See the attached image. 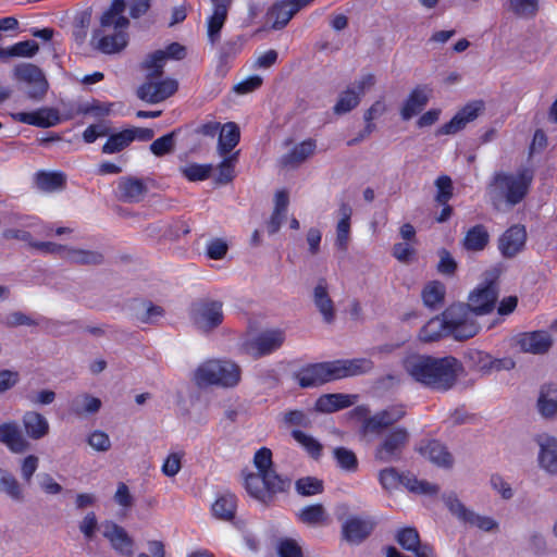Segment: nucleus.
<instances>
[{
	"instance_id": "f257e3e1",
	"label": "nucleus",
	"mask_w": 557,
	"mask_h": 557,
	"mask_svg": "<svg viewBox=\"0 0 557 557\" xmlns=\"http://www.w3.org/2000/svg\"><path fill=\"white\" fill-rule=\"evenodd\" d=\"M404 369L414 382L438 392L451 389L463 371L462 363L453 356L428 355L409 356L404 361Z\"/></svg>"
},
{
	"instance_id": "f03ea898",
	"label": "nucleus",
	"mask_w": 557,
	"mask_h": 557,
	"mask_svg": "<svg viewBox=\"0 0 557 557\" xmlns=\"http://www.w3.org/2000/svg\"><path fill=\"white\" fill-rule=\"evenodd\" d=\"M469 310L461 306H449L441 317L431 319L419 333L420 341L431 343L444 335L466 341L478 334V326L470 320Z\"/></svg>"
},
{
	"instance_id": "7ed1b4c3",
	"label": "nucleus",
	"mask_w": 557,
	"mask_h": 557,
	"mask_svg": "<svg viewBox=\"0 0 557 557\" xmlns=\"http://www.w3.org/2000/svg\"><path fill=\"white\" fill-rule=\"evenodd\" d=\"M533 176V171L528 168L516 173L496 172L486 187L493 207L500 209L503 205L513 207L520 203L529 193Z\"/></svg>"
},
{
	"instance_id": "20e7f679",
	"label": "nucleus",
	"mask_w": 557,
	"mask_h": 557,
	"mask_svg": "<svg viewBox=\"0 0 557 557\" xmlns=\"http://www.w3.org/2000/svg\"><path fill=\"white\" fill-rule=\"evenodd\" d=\"M242 370L231 360L212 359L202 362L195 371L194 380L199 387L216 385L234 387L240 381Z\"/></svg>"
},
{
	"instance_id": "39448f33",
	"label": "nucleus",
	"mask_w": 557,
	"mask_h": 557,
	"mask_svg": "<svg viewBox=\"0 0 557 557\" xmlns=\"http://www.w3.org/2000/svg\"><path fill=\"white\" fill-rule=\"evenodd\" d=\"M290 486L292 480L278 474L274 468L262 474H247L245 478L248 494L263 504L271 503L276 494L287 492Z\"/></svg>"
},
{
	"instance_id": "423d86ee",
	"label": "nucleus",
	"mask_w": 557,
	"mask_h": 557,
	"mask_svg": "<svg viewBox=\"0 0 557 557\" xmlns=\"http://www.w3.org/2000/svg\"><path fill=\"white\" fill-rule=\"evenodd\" d=\"M128 0H112L107 9V54L121 52L128 44L129 21L123 15Z\"/></svg>"
},
{
	"instance_id": "0eeeda50",
	"label": "nucleus",
	"mask_w": 557,
	"mask_h": 557,
	"mask_svg": "<svg viewBox=\"0 0 557 557\" xmlns=\"http://www.w3.org/2000/svg\"><path fill=\"white\" fill-rule=\"evenodd\" d=\"M141 69L146 72L145 82L137 89V97L148 103H159L171 97L178 88L177 81L173 78L160 79L163 72H156V67Z\"/></svg>"
},
{
	"instance_id": "6e6552de",
	"label": "nucleus",
	"mask_w": 557,
	"mask_h": 557,
	"mask_svg": "<svg viewBox=\"0 0 557 557\" xmlns=\"http://www.w3.org/2000/svg\"><path fill=\"white\" fill-rule=\"evenodd\" d=\"M193 325L201 333H210L219 327L223 320V302L214 299H199L189 309Z\"/></svg>"
},
{
	"instance_id": "1a4fd4ad",
	"label": "nucleus",
	"mask_w": 557,
	"mask_h": 557,
	"mask_svg": "<svg viewBox=\"0 0 557 557\" xmlns=\"http://www.w3.org/2000/svg\"><path fill=\"white\" fill-rule=\"evenodd\" d=\"M498 298V286L494 281L485 282L479 285L468 297V304H457L467 308L470 312L469 318L478 326V332L481 326L476 321V317L491 313L496 306Z\"/></svg>"
},
{
	"instance_id": "9d476101",
	"label": "nucleus",
	"mask_w": 557,
	"mask_h": 557,
	"mask_svg": "<svg viewBox=\"0 0 557 557\" xmlns=\"http://www.w3.org/2000/svg\"><path fill=\"white\" fill-rule=\"evenodd\" d=\"M379 481L383 488L393 490L403 484L410 492L432 495L438 492V486L425 480H418L416 476L400 475L395 468H386L380 471Z\"/></svg>"
},
{
	"instance_id": "9b49d317",
	"label": "nucleus",
	"mask_w": 557,
	"mask_h": 557,
	"mask_svg": "<svg viewBox=\"0 0 557 557\" xmlns=\"http://www.w3.org/2000/svg\"><path fill=\"white\" fill-rule=\"evenodd\" d=\"M409 432L399 426L388 432L376 447L374 456L381 462H394L401 458L403 450L409 442Z\"/></svg>"
},
{
	"instance_id": "f8f14e48",
	"label": "nucleus",
	"mask_w": 557,
	"mask_h": 557,
	"mask_svg": "<svg viewBox=\"0 0 557 557\" xmlns=\"http://www.w3.org/2000/svg\"><path fill=\"white\" fill-rule=\"evenodd\" d=\"M285 341V332L280 329L267 330L247 339L243 347L247 355L257 359L276 351Z\"/></svg>"
},
{
	"instance_id": "ddd939ff",
	"label": "nucleus",
	"mask_w": 557,
	"mask_h": 557,
	"mask_svg": "<svg viewBox=\"0 0 557 557\" xmlns=\"http://www.w3.org/2000/svg\"><path fill=\"white\" fill-rule=\"evenodd\" d=\"M444 503L449 511L465 523L476 527L485 532H491L498 528L496 520L491 517L480 516L474 511L467 509L465 505L453 494L445 496Z\"/></svg>"
},
{
	"instance_id": "4468645a",
	"label": "nucleus",
	"mask_w": 557,
	"mask_h": 557,
	"mask_svg": "<svg viewBox=\"0 0 557 557\" xmlns=\"http://www.w3.org/2000/svg\"><path fill=\"white\" fill-rule=\"evenodd\" d=\"M298 384L304 387H314L337 380L334 362H321L307 366L296 373Z\"/></svg>"
},
{
	"instance_id": "2eb2a0df",
	"label": "nucleus",
	"mask_w": 557,
	"mask_h": 557,
	"mask_svg": "<svg viewBox=\"0 0 557 557\" xmlns=\"http://www.w3.org/2000/svg\"><path fill=\"white\" fill-rule=\"evenodd\" d=\"M14 77L26 85L36 84L34 91L29 92V99L40 101L46 96L49 84L38 66L30 63L18 64L14 67Z\"/></svg>"
},
{
	"instance_id": "dca6fc26",
	"label": "nucleus",
	"mask_w": 557,
	"mask_h": 557,
	"mask_svg": "<svg viewBox=\"0 0 557 557\" xmlns=\"http://www.w3.org/2000/svg\"><path fill=\"white\" fill-rule=\"evenodd\" d=\"M405 414L406 410L403 406H391L366 419L363 422L364 432L380 434L383 430L401 420Z\"/></svg>"
},
{
	"instance_id": "f3484780",
	"label": "nucleus",
	"mask_w": 557,
	"mask_h": 557,
	"mask_svg": "<svg viewBox=\"0 0 557 557\" xmlns=\"http://www.w3.org/2000/svg\"><path fill=\"white\" fill-rule=\"evenodd\" d=\"M527 231L523 225L516 224L504 232L498 239V249L503 257L513 258L524 249Z\"/></svg>"
},
{
	"instance_id": "a211bd4d",
	"label": "nucleus",
	"mask_w": 557,
	"mask_h": 557,
	"mask_svg": "<svg viewBox=\"0 0 557 557\" xmlns=\"http://www.w3.org/2000/svg\"><path fill=\"white\" fill-rule=\"evenodd\" d=\"M482 101H473L466 104L455 116L437 129V135H454L463 129L466 125L475 120L482 111Z\"/></svg>"
},
{
	"instance_id": "6ab92c4d",
	"label": "nucleus",
	"mask_w": 557,
	"mask_h": 557,
	"mask_svg": "<svg viewBox=\"0 0 557 557\" xmlns=\"http://www.w3.org/2000/svg\"><path fill=\"white\" fill-rule=\"evenodd\" d=\"M539 466L550 475H557V438L547 434L536 437Z\"/></svg>"
},
{
	"instance_id": "aec40b11",
	"label": "nucleus",
	"mask_w": 557,
	"mask_h": 557,
	"mask_svg": "<svg viewBox=\"0 0 557 557\" xmlns=\"http://www.w3.org/2000/svg\"><path fill=\"white\" fill-rule=\"evenodd\" d=\"M517 344L523 352L543 355L552 347L553 338L546 331L525 332L518 335Z\"/></svg>"
},
{
	"instance_id": "412c9836",
	"label": "nucleus",
	"mask_w": 557,
	"mask_h": 557,
	"mask_svg": "<svg viewBox=\"0 0 557 557\" xmlns=\"http://www.w3.org/2000/svg\"><path fill=\"white\" fill-rule=\"evenodd\" d=\"M107 540L120 556L133 557L135 541L123 527L107 522Z\"/></svg>"
},
{
	"instance_id": "4be33fe9",
	"label": "nucleus",
	"mask_w": 557,
	"mask_h": 557,
	"mask_svg": "<svg viewBox=\"0 0 557 557\" xmlns=\"http://www.w3.org/2000/svg\"><path fill=\"white\" fill-rule=\"evenodd\" d=\"M432 95V88L428 85H419L409 94L400 109L404 121H409L419 114L428 104Z\"/></svg>"
},
{
	"instance_id": "5701e85b",
	"label": "nucleus",
	"mask_w": 557,
	"mask_h": 557,
	"mask_svg": "<svg viewBox=\"0 0 557 557\" xmlns=\"http://www.w3.org/2000/svg\"><path fill=\"white\" fill-rule=\"evenodd\" d=\"M0 443L12 453L21 454L29 448V443L15 421L0 424Z\"/></svg>"
},
{
	"instance_id": "b1692460",
	"label": "nucleus",
	"mask_w": 557,
	"mask_h": 557,
	"mask_svg": "<svg viewBox=\"0 0 557 557\" xmlns=\"http://www.w3.org/2000/svg\"><path fill=\"white\" fill-rule=\"evenodd\" d=\"M186 55V49L178 42H172L164 50H156L144 60L145 67H156V72H163V67L168 60H182Z\"/></svg>"
},
{
	"instance_id": "393cba45",
	"label": "nucleus",
	"mask_w": 557,
	"mask_h": 557,
	"mask_svg": "<svg viewBox=\"0 0 557 557\" xmlns=\"http://www.w3.org/2000/svg\"><path fill=\"white\" fill-rule=\"evenodd\" d=\"M374 523L357 517L349 518L342 528L343 537L350 544H360L373 531Z\"/></svg>"
},
{
	"instance_id": "a878e982",
	"label": "nucleus",
	"mask_w": 557,
	"mask_h": 557,
	"mask_svg": "<svg viewBox=\"0 0 557 557\" xmlns=\"http://www.w3.org/2000/svg\"><path fill=\"white\" fill-rule=\"evenodd\" d=\"M12 117L16 122L44 128L51 127L59 122L58 112L48 108H41L34 112L13 113Z\"/></svg>"
},
{
	"instance_id": "bb28decb",
	"label": "nucleus",
	"mask_w": 557,
	"mask_h": 557,
	"mask_svg": "<svg viewBox=\"0 0 557 557\" xmlns=\"http://www.w3.org/2000/svg\"><path fill=\"white\" fill-rule=\"evenodd\" d=\"M313 304L322 314L324 322L332 323L335 320V307L329 294V286L324 278H320L313 288Z\"/></svg>"
},
{
	"instance_id": "cd10ccee",
	"label": "nucleus",
	"mask_w": 557,
	"mask_h": 557,
	"mask_svg": "<svg viewBox=\"0 0 557 557\" xmlns=\"http://www.w3.org/2000/svg\"><path fill=\"white\" fill-rule=\"evenodd\" d=\"M78 112L84 115H92L99 119L98 123L89 125L83 133V139L87 144L94 143L97 138L104 136V124L102 123L104 116V109L99 102L97 104L84 103L78 108Z\"/></svg>"
},
{
	"instance_id": "c85d7f7f",
	"label": "nucleus",
	"mask_w": 557,
	"mask_h": 557,
	"mask_svg": "<svg viewBox=\"0 0 557 557\" xmlns=\"http://www.w3.org/2000/svg\"><path fill=\"white\" fill-rule=\"evenodd\" d=\"M147 191L144 181L136 177H122L117 183L116 195L123 201L139 202Z\"/></svg>"
},
{
	"instance_id": "c756f323",
	"label": "nucleus",
	"mask_w": 557,
	"mask_h": 557,
	"mask_svg": "<svg viewBox=\"0 0 557 557\" xmlns=\"http://www.w3.org/2000/svg\"><path fill=\"white\" fill-rule=\"evenodd\" d=\"M333 362L336 379L364 374L373 369V362L368 358L336 360Z\"/></svg>"
},
{
	"instance_id": "7c9ffc66",
	"label": "nucleus",
	"mask_w": 557,
	"mask_h": 557,
	"mask_svg": "<svg viewBox=\"0 0 557 557\" xmlns=\"http://www.w3.org/2000/svg\"><path fill=\"white\" fill-rule=\"evenodd\" d=\"M315 140L307 139L296 145L289 152L285 153L280 159V164L284 168H297L305 162L315 150Z\"/></svg>"
},
{
	"instance_id": "2f4dec72",
	"label": "nucleus",
	"mask_w": 557,
	"mask_h": 557,
	"mask_svg": "<svg viewBox=\"0 0 557 557\" xmlns=\"http://www.w3.org/2000/svg\"><path fill=\"white\" fill-rule=\"evenodd\" d=\"M22 422L27 436L32 440H40L49 433L48 420L37 411H26Z\"/></svg>"
},
{
	"instance_id": "473e14b6",
	"label": "nucleus",
	"mask_w": 557,
	"mask_h": 557,
	"mask_svg": "<svg viewBox=\"0 0 557 557\" xmlns=\"http://www.w3.org/2000/svg\"><path fill=\"white\" fill-rule=\"evenodd\" d=\"M232 0H212L213 13L208 21V37L213 44L220 36V30L227 16L228 7Z\"/></svg>"
},
{
	"instance_id": "72a5a7b5",
	"label": "nucleus",
	"mask_w": 557,
	"mask_h": 557,
	"mask_svg": "<svg viewBox=\"0 0 557 557\" xmlns=\"http://www.w3.org/2000/svg\"><path fill=\"white\" fill-rule=\"evenodd\" d=\"M102 401L87 393L78 394L69 403V411L77 417L92 414L100 410Z\"/></svg>"
},
{
	"instance_id": "f704fd0d",
	"label": "nucleus",
	"mask_w": 557,
	"mask_h": 557,
	"mask_svg": "<svg viewBox=\"0 0 557 557\" xmlns=\"http://www.w3.org/2000/svg\"><path fill=\"white\" fill-rule=\"evenodd\" d=\"M420 453L438 467H451L453 457L438 441H429L420 447Z\"/></svg>"
},
{
	"instance_id": "c9c22d12",
	"label": "nucleus",
	"mask_w": 557,
	"mask_h": 557,
	"mask_svg": "<svg viewBox=\"0 0 557 557\" xmlns=\"http://www.w3.org/2000/svg\"><path fill=\"white\" fill-rule=\"evenodd\" d=\"M537 409L542 417L553 419L557 416V387L553 384H545L541 387Z\"/></svg>"
},
{
	"instance_id": "e433bc0d",
	"label": "nucleus",
	"mask_w": 557,
	"mask_h": 557,
	"mask_svg": "<svg viewBox=\"0 0 557 557\" xmlns=\"http://www.w3.org/2000/svg\"><path fill=\"white\" fill-rule=\"evenodd\" d=\"M356 396L346 394H326L315 401V410L320 412H334L354 405Z\"/></svg>"
},
{
	"instance_id": "4c0bfd02",
	"label": "nucleus",
	"mask_w": 557,
	"mask_h": 557,
	"mask_svg": "<svg viewBox=\"0 0 557 557\" xmlns=\"http://www.w3.org/2000/svg\"><path fill=\"white\" fill-rule=\"evenodd\" d=\"M490 243V234L483 224H476L470 227L463 239L462 246L468 251H482Z\"/></svg>"
},
{
	"instance_id": "58836bf2",
	"label": "nucleus",
	"mask_w": 557,
	"mask_h": 557,
	"mask_svg": "<svg viewBox=\"0 0 557 557\" xmlns=\"http://www.w3.org/2000/svg\"><path fill=\"white\" fill-rule=\"evenodd\" d=\"M112 503L119 507L115 513L119 520H124L129 516L135 505V497L124 482L117 483L116 491L112 495Z\"/></svg>"
},
{
	"instance_id": "ea45409f",
	"label": "nucleus",
	"mask_w": 557,
	"mask_h": 557,
	"mask_svg": "<svg viewBox=\"0 0 557 557\" xmlns=\"http://www.w3.org/2000/svg\"><path fill=\"white\" fill-rule=\"evenodd\" d=\"M397 543L406 550L411 552L416 557H422L421 554L424 548H433L426 543H421L419 533L413 528H404L396 534Z\"/></svg>"
},
{
	"instance_id": "a19ab883",
	"label": "nucleus",
	"mask_w": 557,
	"mask_h": 557,
	"mask_svg": "<svg viewBox=\"0 0 557 557\" xmlns=\"http://www.w3.org/2000/svg\"><path fill=\"white\" fill-rule=\"evenodd\" d=\"M289 203L288 194L285 190H280L275 194V206L268 222V232L273 235L278 232L281 225L286 219L287 208Z\"/></svg>"
},
{
	"instance_id": "79ce46f5",
	"label": "nucleus",
	"mask_w": 557,
	"mask_h": 557,
	"mask_svg": "<svg viewBox=\"0 0 557 557\" xmlns=\"http://www.w3.org/2000/svg\"><path fill=\"white\" fill-rule=\"evenodd\" d=\"M240 138L239 127L234 122L224 124L220 129L218 151L222 157H226L233 148L237 146Z\"/></svg>"
},
{
	"instance_id": "37998d69",
	"label": "nucleus",
	"mask_w": 557,
	"mask_h": 557,
	"mask_svg": "<svg viewBox=\"0 0 557 557\" xmlns=\"http://www.w3.org/2000/svg\"><path fill=\"white\" fill-rule=\"evenodd\" d=\"M92 22V9L87 8L77 12L73 20V30L72 36L75 44L81 47L85 45L88 29Z\"/></svg>"
},
{
	"instance_id": "c03bdc74",
	"label": "nucleus",
	"mask_w": 557,
	"mask_h": 557,
	"mask_svg": "<svg viewBox=\"0 0 557 557\" xmlns=\"http://www.w3.org/2000/svg\"><path fill=\"white\" fill-rule=\"evenodd\" d=\"M237 498L234 494L221 495L212 505L213 516L220 520L231 521L235 517Z\"/></svg>"
},
{
	"instance_id": "a18cd8bd",
	"label": "nucleus",
	"mask_w": 557,
	"mask_h": 557,
	"mask_svg": "<svg viewBox=\"0 0 557 557\" xmlns=\"http://www.w3.org/2000/svg\"><path fill=\"white\" fill-rule=\"evenodd\" d=\"M65 182L66 177L61 172L39 171L36 174V185L42 191L51 193L62 189Z\"/></svg>"
},
{
	"instance_id": "49530a36",
	"label": "nucleus",
	"mask_w": 557,
	"mask_h": 557,
	"mask_svg": "<svg viewBox=\"0 0 557 557\" xmlns=\"http://www.w3.org/2000/svg\"><path fill=\"white\" fill-rule=\"evenodd\" d=\"M0 492L14 502H23L24 493L16 478L5 469L0 468Z\"/></svg>"
},
{
	"instance_id": "de8ad7c7",
	"label": "nucleus",
	"mask_w": 557,
	"mask_h": 557,
	"mask_svg": "<svg viewBox=\"0 0 557 557\" xmlns=\"http://www.w3.org/2000/svg\"><path fill=\"white\" fill-rule=\"evenodd\" d=\"M445 293L446 288L443 283L438 281L429 282L421 294L424 306L436 309L443 304Z\"/></svg>"
},
{
	"instance_id": "09e8293b",
	"label": "nucleus",
	"mask_w": 557,
	"mask_h": 557,
	"mask_svg": "<svg viewBox=\"0 0 557 557\" xmlns=\"http://www.w3.org/2000/svg\"><path fill=\"white\" fill-rule=\"evenodd\" d=\"M66 256L69 262L79 265H92L102 262V255L91 250H82L66 247Z\"/></svg>"
},
{
	"instance_id": "8fccbe9b",
	"label": "nucleus",
	"mask_w": 557,
	"mask_h": 557,
	"mask_svg": "<svg viewBox=\"0 0 557 557\" xmlns=\"http://www.w3.org/2000/svg\"><path fill=\"white\" fill-rule=\"evenodd\" d=\"M360 94L349 86L339 94L337 102L333 108L334 113L338 115L348 113L360 103Z\"/></svg>"
},
{
	"instance_id": "3c124183",
	"label": "nucleus",
	"mask_w": 557,
	"mask_h": 557,
	"mask_svg": "<svg viewBox=\"0 0 557 557\" xmlns=\"http://www.w3.org/2000/svg\"><path fill=\"white\" fill-rule=\"evenodd\" d=\"M107 153L119 152L134 140V134L129 128L117 133H109L107 128Z\"/></svg>"
},
{
	"instance_id": "603ef678",
	"label": "nucleus",
	"mask_w": 557,
	"mask_h": 557,
	"mask_svg": "<svg viewBox=\"0 0 557 557\" xmlns=\"http://www.w3.org/2000/svg\"><path fill=\"white\" fill-rule=\"evenodd\" d=\"M295 490L301 496H313L323 493L324 483L315 476H304L295 482Z\"/></svg>"
},
{
	"instance_id": "864d4df0",
	"label": "nucleus",
	"mask_w": 557,
	"mask_h": 557,
	"mask_svg": "<svg viewBox=\"0 0 557 557\" xmlns=\"http://www.w3.org/2000/svg\"><path fill=\"white\" fill-rule=\"evenodd\" d=\"M164 309L151 301H143L136 309V318L141 323H153L162 318Z\"/></svg>"
},
{
	"instance_id": "5fc2aeb1",
	"label": "nucleus",
	"mask_w": 557,
	"mask_h": 557,
	"mask_svg": "<svg viewBox=\"0 0 557 557\" xmlns=\"http://www.w3.org/2000/svg\"><path fill=\"white\" fill-rule=\"evenodd\" d=\"M508 10L520 17H533L539 9L537 0H508Z\"/></svg>"
},
{
	"instance_id": "6e6d98bb",
	"label": "nucleus",
	"mask_w": 557,
	"mask_h": 557,
	"mask_svg": "<svg viewBox=\"0 0 557 557\" xmlns=\"http://www.w3.org/2000/svg\"><path fill=\"white\" fill-rule=\"evenodd\" d=\"M292 436L312 458L318 459L321 456L322 445L314 437L299 430H294Z\"/></svg>"
},
{
	"instance_id": "4d7b16f0",
	"label": "nucleus",
	"mask_w": 557,
	"mask_h": 557,
	"mask_svg": "<svg viewBox=\"0 0 557 557\" xmlns=\"http://www.w3.org/2000/svg\"><path fill=\"white\" fill-rule=\"evenodd\" d=\"M333 455L339 468L348 472L357 471L358 459L352 450L346 447H336Z\"/></svg>"
},
{
	"instance_id": "13d9d810",
	"label": "nucleus",
	"mask_w": 557,
	"mask_h": 557,
	"mask_svg": "<svg viewBox=\"0 0 557 557\" xmlns=\"http://www.w3.org/2000/svg\"><path fill=\"white\" fill-rule=\"evenodd\" d=\"M213 166L211 164L190 163L180 169L181 173L190 182L205 181L210 177Z\"/></svg>"
},
{
	"instance_id": "bf43d9fd",
	"label": "nucleus",
	"mask_w": 557,
	"mask_h": 557,
	"mask_svg": "<svg viewBox=\"0 0 557 557\" xmlns=\"http://www.w3.org/2000/svg\"><path fill=\"white\" fill-rule=\"evenodd\" d=\"M237 154L238 152L231 157L224 158V160L219 164V174L215 177V182L218 184L225 185L233 181L234 166L235 163L237 162Z\"/></svg>"
},
{
	"instance_id": "052dcab7",
	"label": "nucleus",
	"mask_w": 557,
	"mask_h": 557,
	"mask_svg": "<svg viewBox=\"0 0 557 557\" xmlns=\"http://www.w3.org/2000/svg\"><path fill=\"white\" fill-rule=\"evenodd\" d=\"M437 193L435 200L440 205H446L453 197V181L447 175H441L435 181Z\"/></svg>"
},
{
	"instance_id": "680f3d73",
	"label": "nucleus",
	"mask_w": 557,
	"mask_h": 557,
	"mask_svg": "<svg viewBox=\"0 0 557 557\" xmlns=\"http://www.w3.org/2000/svg\"><path fill=\"white\" fill-rule=\"evenodd\" d=\"M300 520L304 523L317 524L325 520L324 507L320 504L305 507L300 512Z\"/></svg>"
},
{
	"instance_id": "e2e57ef3",
	"label": "nucleus",
	"mask_w": 557,
	"mask_h": 557,
	"mask_svg": "<svg viewBox=\"0 0 557 557\" xmlns=\"http://www.w3.org/2000/svg\"><path fill=\"white\" fill-rule=\"evenodd\" d=\"M174 138H175V132H172V133H169V134L156 139L150 145L151 152L157 157H161L166 153H170L174 149V146H175Z\"/></svg>"
},
{
	"instance_id": "0e129e2a",
	"label": "nucleus",
	"mask_w": 557,
	"mask_h": 557,
	"mask_svg": "<svg viewBox=\"0 0 557 557\" xmlns=\"http://www.w3.org/2000/svg\"><path fill=\"white\" fill-rule=\"evenodd\" d=\"M280 557H304L301 547L293 539H280L276 544Z\"/></svg>"
},
{
	"instance_id": "69168bd1",
	"label": "nucleus",
	"mask_w": 557,
	"mask_h": 557,
	"mask_svg": "<svg viewBox=\"0 0 557 557\" xmlns=\"http://www.w3.org/2000/svg\"><path fill=\"white\" fill-rule=\"evenodd\" d=\"M39 50V46L34 40L20 41L9 48V57L30 58Z\"/></svg>"
},
{
	"instance_id": "338daca9",
	"label": "nucleus",
	"mask_w": 557,
	"mask_h": 557,
	"mask_svg": "<svg viewBox=\"0 0 557 557\" xmlns=\"http://www.w3.org/2000/svg\"><path fill=\"white\" fill-rule=\"evenodd\" d=\"M412 244V242L406 240L403 243H396L392 249L393 257L399 262L409 263L413 260L416 255V249Z\"/></svg>"
},
{
	"instance_id": "774afa93",
	"label": "nucleus",
	"mask_w": 557,
	"mask_h": 557,
	"mask_svg": "<svg viewBox=\"0 0 557 557\" xmlns=\"http://www.w3.org/2000/svg\"><path fill=\"white\" fill-rule=\"evenodd\" d=\"M253 463L258 470L256 474L273 469L272 451L267 447L258 449L253 456Z\"/></svg>"
}]
</instances>
